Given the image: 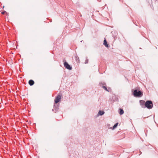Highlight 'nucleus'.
I'll list each match as a JSON object with an SVG mask.
<instances>
[{"label":"nucleus","mask_w":158,"mask_h":158,"mask_svg":"<svg viewBox=\"0 0 158 158\" xmlns=\"http://www.w3.org/2000/svg\"><path fill=\"white\" fill-rule=\"evenodd\" d=\"M153 103L151 101H147L145 103V108L146 107L149 109H151L153 107Z\"/></svg>","instance_id":"f257e3e1"},{"label":"nucleus","mask_w":158,"mask_h":158,"mask_svg":"<svg viewBox=\"0 0 158 158\" xmlns=\"http://www.w3.org/2000/svg\"><path fill=\"white\" fill-rule=\"evenodd\" d=\"M133 95L135 96V97H140L142 96V95H143L142 94V92L139 91H138L137 90L135 89V90L133 92Z\"/></svg>","instance_id":"f03ea898"},{"label":"nucleus","mask_w":158,"mask_h":158,"mask_svg":"<svg viewBox=\"0 0 158 158\" xmlns=\"http://www.w3.org/2000/svg\"><path fill=\"white\" fill-rule=\"evenodd\" d=\"M61 99V95L60 94L58 95L55 97V103L56 104L60 101Z\"/></svg>","instance_id":"7ed1b4c3"},{"label":"nucleus","mask_w":158,"mask_h":158,"mask_svg":"<svg viewBox=\"0 0 158 158\" xmlns=\"http://www.w3.org/2000/svg\"><path fill=\"white\" fill-rule=\"evenodd\" d=\"M64 67L66 68L69 70H71L72 69V67L70 65H69L67 62H65L64 63Z\"/></svg>","instance_id":"20e7f679"},{"label":"nucleus","mask_w":158,"mask_h":158,"mask_svg":"<svg viewBox=\"0 0 158 158\" xmlns=\"http://www.w3.org/2000/svg\"><path fill=\"white\" fill-rule=\"evenodd\" d=\"M140 104L142 107L144 108H145V101L143 100H140Z\"/></svg>","instance_id":"39448f33"},{"label":"nucleus","mask_w":158,"mask_h":158,"mask_svg":"<svg viewBox=\"0 0 158 158\" xmlns=\"http://www.w3.org/2000/svg\"><path fill=\"white\" fill-rule=\"evenodd\" d=\"M34 83V81L32 80H30L29 81V84L30 85H32Z\"/></svg>","instance_id":"423d86ee"},{"label":"nucleus","mask_w":158,"mask_h":158,"mask_svg":"<svg viewBox=\"0 0 158 158\" xmlns=\"http://www.w3.org/2000/svg\"><path fill=\"white\" fill-rule=\"evenodd\" d=\"M102 88L103 89L105 90L106 91L109 92L111 89L110 88H108V89H107V88L105 86L103 85L102 86Z\"/></svg>","instance_id":"0eeeda50"},{"label":"nucleus","mask_w":158,"mask_h":158,"mask_svg":"<svg viewBox=\"0 0 158 158\" xmlns=\"http://www.w3.org/2000/svg\"><path fill=\"white\" fill-rule=\"evenodd\" d=\"M104 44L106 47H108V45L107 44V41L105 39L104 40Z\"/></svg>","instance_id":"6e6552de"},{"label":"nucleus","mask_w":158,"mask_h":158,"mask_svg":"<svg viewBox=\"0 0 158 158\" xmlns=\"http://www.w3.org/2000/svg\"><path fill=\"white\" fill-rule=\"evenodd\" d=\"M119 113L120 115H122L123 114L124 111L123 109L120 108L119 109Z\"/></svg>","instance_id":"1a4fd4ad"},{"label":"nucleus","mask_w":158,"mask_h":158,"mask_svg":"<svg viewBox=\"0 0 158 158\" xmlns=\"http://www.w3.org/2000/svg\"><path fill=\"white\" fill-rule=\"evenodd\" d=\"M104 113V112L103 111H102L101 110H99L98 112V114L100 115H102Z\"/></svg>","instance_id":"9d476101"},{"label":"nucleus","mask_w":158,"mask_h":158,"mask_svg":"<svg viewBox=\"0 0 158 158\" xmlns=\"http://www.w3.org/2000/svg\"><path fill=\"white\" fill-rule=\"evenodd\" d=\"M75 59L77 61H79V58L77 56H75Z\"/></svg>","instance_id":"9b49d317"},{"label":"nucleus","mask_w":158,"mask_h":158,"mask_svg":"<svg viewBox=\"0 0 158 158\" xmlns=\"http://www.w3.org/2000/svg\"><path fill=\"white\" fill-rule=\"evenodd\" d=\"M118 123H116L113 126V128H112V129H114L115 128L118 126Z\"/></svg>","instance_id":"f8f14e48"},{"label":"nucleus","mask_w":158,"mask_h":158,"mask_svg":"<svg viewBox=\"0 0 158 158\" xmlns=\"http://www.w3.org/2000/svg\"><path fill=\"white\" fill-rule=\"evenodd\" d=\"M54 108L56 110H57L58 109V106L55 105L54 106Z\"/></svg>","instance_id":"ddd939ff"},{"label":"nucleus","mask_w":158,"mask_h":158,"mask_svg":"<svg viewBox=\"0 0 158 158\" xmlns=\"http://www.w3.org/2000/svg\"><path fill=\"white\" fill-rule=\"evenodd\" d=\"M88 62V60L87 58V57H86V60L85 61V63L87 64Z\"/></svg>","instance_id":"4468645a"},{"label":"nucleus","mask_w":158,"mask_h":158,"mask_svg":"<svg viewBox=\"0 0 158 158\" xmlns=\"http://www.w3.org/2000/svg\"><path fill=\"white\" fill-rule=\"evenodd\" d=\"M6 12L5 11L2 12L1 13L2 14L4 15Z\"/></svg>","instance_id":"2eb2a0df"},{"label":"nucleus","mask_w":158,"mask_h":158,"mask_svg":"<svg viewBox=\"0 0 158 158\" xmlns=\"http://www.w3.org/2000/svg\"><path fill=\"white\" fill-rule=\"evenodd\" d=\"M103 85H105V84H103Z\"/></svg>","instance_id":"dca6fc26"}]
</instances>
